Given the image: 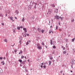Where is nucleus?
<instances>
[{
    "label": "nucleus",
    "instance_id": "f257e3e1",
    "mask_svg": "<svg viewBox=\"0 0 75 75\" xmlns=\"http://www.w3.org/2000/svg\"><path fill=\"white\" fill-rule=\"evenodd\" d=\"M36 45L37 47V48H38V49L39 50H41V49H42V47L40 46V44L38 43L36 44Z\"/></svg>",
    "mask_w": 75,
    "mask_h": 75
},
{
    "label": "nucleus",
    "instance_id": "f03ea898",
    "mask_svg": "<svg viewBox=\"0 0 75 75\" xmlns=\"http://www.w3.org/2000/svg\"><path fill=\"white\" fill-rule=\"evenodd\" d=\"M52 13V10L51 9H49L48 10L47 14H51Z\"/></svg>",
    "mask_w": 75,
    "mask_h": 75
},
{
    "label": "nucleus",
    "instance_id": "7ed1b4c3",
    "mask_svg": "<svg viewBox=\"0 0 75 75\" xmlns=\"http://www.w3.org/2000/svg\"><path fill=\"white\" fill-rule=\"evenodd\" d=\"M54 18L57 20H59V18H60V17H59L58 16L56 15L54 16Z\"/></svg>",
    "mask_w": 75,
    "mask_h": 75
},
{
    "label": "nucleus",
    "instance_id": "20e7f679",
    "mask_svg": "<svg viewBox=\"0 0 75 75\" xmlns=\"http://www.w3.org/2000/svg\"><path fill=\"white\" fill-rule=\"evenodd\" d=\"M19 39L20 40L19 41V43H20V45H21V43L22 42V41L21 40H22L23 38L21 37H20Z\"/></svg>",
    "mask_w": 75,
    "mask_h": 75
},
{
    "label": "nucleus",
    "instance_id": "39448f33",
    "mask_svg": "<svg viewBox=\"0 0 75 75\" xmlns=\"http://www.w3.org/2000/svg\"><path fill=\"white\" fill-rule=\"evenodd\" d=\"M21 64H22L23 65H25L27 64V63L26 62V61L25 60V61H23V62L21 63Z\"/></svg>",
    "mask_w": 75,
    "mask_h": 75
},
{
    "label": "nucleus",
    "instance_id": "423d86ee",
    "mask_svg": "<svg viewBox=\"0 0 75 75\" xmlns=\"http://www.w3.org/2000/svg\"><path fill=\"white\" fill-rule=\"evenodd\" d=\"M71 64L73 65V64H75V61L74 60H72V61L71 62Z\"/></svg>",
    "mask_w": 75,
    "mask_h": 75
},
{
    "label": "nucleus",
    "instance_id": "0eeeda50",
    "mask_svg": "<svg viewBox=\"0 0 75 75\" xmlns=\"http://www.w3.org/2000/svg\"><path fill=\"white\" fill-rule=\"evenodd\" d=\"M37 30L38 31L39 33H41V29L40 28H38Z\"/></svg>",
    "mask_w": 75,
    "mask_h": 75
},
{
    "label": "nucleus",
    "instance_id": "6e6552de",
    "mask_svg": "<svg viewBox=\"0 0 75 75\" xmlns=\"http://www.w3.org/2000/svg\"><path fill=\"white\" fill-rule=\"evenodd\" d=\"M58 9H56L54 11L55 13H58Z\"/></svg>",
    "mask_w": 75,
    "mask_h": 75
},
{
    "label": "nucleus",
    "instance_id": "1a4fd4ad",
    "mask_svg": "<svg viewBox=\"0 0 75 75\" xmlns=\"http://www.w3.org/2000/svg\"><path fill=\"white\" fill-rule=\"evenodd\" d=\"M35 3V5L34 7V8L35 9H36V6H37V3Z\"/></svg>",
    "mask_w": 75,
    "mask_h": 75
},
{
    "label": "nucleus",
    "instance_id": "9d476101",
    "mask_svg": "<svg viewBox=\"0 0 75 75\" xmlns=\"http://www.w3.org/2000/svg\"><path fill=\"white\" fill-rule=\"evenodd\" d=\"M1 63L3 65H4L5 64V63H4V61H3L2 62H1Z\"/></svg>",
    "mask_w": 75,
    "mask_h": 75
},
{
    "label": "nucleus",
    "instance_id": "9b49d317",
    "mask_svg": "<svg viewBox=\"0 0 75 75\" xmlns=\"http://www.w3.org/2000/svg\"><path fill=\"white\" fill-rule=\"evenodd\" d=\"M23 69L25 68V69H26L27 67H26V66H25V65H24L23 66Z\"/></svg>",
    "mask_w": 75,
    "mask_h": 75
},
{
    "label": "nucleus",
    "instance_id": "f8f14e48",
    "mask_svg": "<svg viewBox=\"0 0 75 75\" xmlns=\"http://www.w3.org/2000/svg\"><path fill=\"white\" fill-rule=\"evenodd\" d=\"M16 13L17 14H18L19 13V12H18V10H16Z\"/></svg>",
    "mask_w": 75,
    "mask_h": 75
},
{
    "label": "nucleus",
    "instance_id": "ddd939ff",
    "mask_svg": "<svg viewBox=\"0 0 75 75\" xmlns=\"http://www.w3.org/2000/svg\"><path fill=\"white\" fill-rule=\"evenodd\" d=\"M44 64V65L43 66L44 68H46V64Z\"/></svg>",
    "mask_w": 75,
    "mask_h": 75
},
{
    "label": "nucleus",
    "instance_id": "4468645a",
    "mask_svg": "<svg viewBox=\"0 0 75 75\" xmlns=\"http://www.w3.org/2000/svg\"><path fill=\"white\" fill-rule=\"evenodd\" d=\"M22 53H23V51H22V50H21L20 51V52L19 53V54H22Z\"/></svg>",
    "mask_w": 75,
    "mask_h": 75
},
{
    "label": "nucleus",
    "instance_id": "2eb2a0df",
    "mask_svg": "<svg viewBox=\"0 0 75 75\" xmlns=\"http://www.w3.org/2000/svg\"><path fill=\"white\" fill-rule=\"evenodd\" d=\"M43 65H44V63H42L41 65L40 66L41 68H43Z\"/></svg>",
    "mask_w": 75,
    "mask_h": 75
},
{
    "label": "nucleus",
    "instance_id": "dca6fc26",
    "mask_svg": "<svg viewBox=\"0 0 75 75\" xmlns=\"http://www.w3.org/2000/svg\"><path fill=\"white\" fill-rule=\"evenodd\" d=\"M50 44L52 45V40H50Z\"/></svg>",
    "mask_w": 75,
    "mask_h": 75
},
{
    "label": "nucleus",
    "instance_id": "f3484780",
    "mask_svg": "<svg viewBox=\"0 0 75 75\" xmlns=\"http://www.w3.org/2000/svg\"><path fill=\"white\" fill-rule=\"evenodd\" d=\"M49 65H51V61H49Z\"/></svg>",
    "mask_w": 75,
    "mask_h": 75
},
{
    "label": "nucleus",
    "instance_id": "a211bd4d",
    "mask_svg": "<svg viewBox=\"0 0 75 75\" xmlns=\"http://www.w3.org/2000/svg\"><path fill=\"white\" fill-rule=\"evenodd\" d=\"M18 61H19V62H20L22 63V60L20 59Z\"/></svg>",
    "mask_w": 75,
    "mask_h": 75
},
{
    "label": "nucleus",
    "instance_id": "6ab92c4d",
    "mask_svg": "<svg viewBox=\"0 0 75 75\" xmlns=\"http://www.w3.org/2000/svg\"><path fill=\"white\" fill-rule=\"evenodd\" d=\"M33 1H31V2L30 3V4L31 6H33Z\"/></svg>",
    "mask_w": 75,
    "mask_h": 75
},
{
    "label": "nucleus",
    "instance_id": "aec40b11",
    "mask_svg": "<svg viewBox=\"0 0 75 75\" xmlns=\"http://www.w3.org/2000/svg\"><path fill=\"white\" fill-rule=\"evenodd\" d=\"M0 17H3V15L2 14H0Z\"/></svg>",
    "mask_w": 75,
    "mask_h": 75
},
{
    "label": "nucleus",
    "instance_id": "412c9836",
    "mask_svg": "<svg viewBox=\"0 0 75 75\" xmlns=\"http://www.w3.org/2000/svg\"><path fill=\"white\" fill-rule=\"evenodd\" d=\"M44 30H41V32L42 33H44Z\"/></svg>",
    "mask_w": 75,
    "mask_h": 75
},
{
    "label": "nucleus",
    "instance_id": "4be33fe9",
    "mask_svg": "<svg viewBox=\"0 0 75 75\" xmlns=\"http://www.w3.org/2000/svg\"><path fill=\"white\" fill-rule=\"evenodd\" d=\"M33 30H34V31H35H35H36V30L35 29V27H34L33 28Z\"/></svg>",
    "mask_w": 75,
    "mask_h": 75
},
{
    "label": "nucleus",
    "instance_id": "5701e85b",
    "mask_svg": "<svg viewBox=\"0 0 75 75\" xmlns=\"http://www.w3.org/2000/svg\"><path fill=\"white\" fill-rule=\"evenodd\" d=\"M74 41H75V38H74L72 40V42H74Z\"/></svg>",
    "mask_w": 75,
    "mask_h": 75
},
{
    "label": "nucleus",
    "instance_id": "b1692460",
    "mask_svg": "<svg viewBox=\"0 0 75 75\" xmlns=\"http://www.w3.org/2000/svg\"><path fill=\"white\" fill-rule=\"evenodd\" d=\"M2 69H0V73H2Z\"/></svg>",
    "mask_w": 75,
    "mask_h": 75
},
{
    "label": "nucleus",
    "instance_id": "393cba45",
    "mask_svg": "<svg viewBox=\"0 0 75 75\" xmlns=\"http://www.w3.org/2000/svg\"><path fill=\"white\" fill-rule=\"evenodd\" d=\"M50 59H51V60H52V59H53V58H52V57H50Z\"/></svg>",
    "mask_w": 75,
    "mask_h": 75
},
{
    "label": "nucleus",
    "instance_id": "a878e982",
    "mask_svg": "<svg viewBox=\"0 0 75 75\" xmlns=\"http://www.w3.org/2000/svg\"><path fill=\"white\" fill-rule=\"evenodd\" d=\"M17 29H18V30H20V27H17Z\"/></svg>",
    "mask_w": 75,
    "mask_h": 75
},
{
    "label": "nucleus",
    "instance_id": "bb28decb",
    "mask_svg": "<svg viewBox=\"0 0 75 75\" xmlns=\"http://www.w3.org/2000/svg\"><path fill=\"white\" fill-rule=\"evenodd\" d=\"M24 17L23 18V19L22 20L23 22H24Z\"/></svg>",
    "mask_w": 75,
    "mask_h": 75
},
{
    "label": "nucleus",
    "instance_id": "cd10ccee",
    "mask_svg": "<svg viewBox=\"0 0 75 75\" xmlns=\"http://www.w3.org/2000/svg\"><path fill=\"white\" fill-rule=\"evenodd\" d=\"M26 44L27 45H28V44H29V43H28V42L27 41L26 43Z\"/></svg>",
    "mask_w": 75,
    "mask_h": 75
},
{
    "label": "nucleus",
    "instance_id": "c85d7f7f",
    "mask_svg": "<svg viewBox=\"0 0 75 75\" xmlns=\"http://www.w3.org/2000/svg\"><path fill=\"white\" fill-rule=\"evenodd\" d=\"M52 7H55V5L54 4H52Z\"/></svg>",
    "mask_w": 75,
    "mask_h": 75
},
{
    "label": "nucleus",
    "instance_id": "c756f323",
    "mask_svg": "<svg viewBox=\"0 0 75 75\" xmlns=\"http://www.w3.org/2000/svg\"><path fill=\"white\" fill-rule=\"evenodd\" d=\"M67 53V51H64L63 52V54H66V53Z\"/></svg>",
    "mask_w": 75,
    "mask_h": 75
},
{
    "label": "nucleus",
    "instance_id": "7c9ffc66",
    "mask_svg": "<svg viewBox=\"0 0 75 75\" xmlns=\"http://www.w3.org/2000/svg\"><path fill=\"white\" fill-rule=\"evenodd\" d=\"M59 31H62V29L61 28H59Z\"/></svg>",
    "mask_w": 75,
    "mask_h": 75
},
{
    "label": "nucleus",
    "instance_id": "2f4dec72",
    "mask_svg": "<svg viewBox=\"0 0 75 75\" xmlns=\"http://www.w3.org/2000/svg\"><path fill=\"white\" fill-rule=\"evenodd\" d=\"M52 31V30H49V34H51V33Z\"/></svg>",
    "mask_w": 75,
    "mask_h": 75
},
{
    "label": "nucleus",
    "instance_id": "473e14b6",
    "mask_svg": "<svg viewBox=\"0 0 75 75\" xmlns=\"http://www.w3.org/2000/svg\"><path fill=\"white\" fill-rule=\"evenodd\" d=\"M24 58V56H21V58H22H22Z\"/></svg>",
    "mask_w": 75,
    "mask_h": 75
},
{
    "label": "nucleus",
    "instance_id": "72a5a7b5",
    "mask_svg": "<svg viewBox=\"0 0 75 75\" xmlns=\"http://www.w3.org/2000/svg\"><path fill=\"white\" fill-rule=\"evenodd\" d=\"M56 48V47L55 46H53V48Z\"/></svg>",
    "mask_w": 75,
    "mask_h": 75
},
{
    "label": "nucleus",
    "instance_id": "f704fd0d",
    "mask_svg": "<svg viewBox=\"0 0 75 75\" xmlns=\"http://www.w3.org/2000/svg\"><path fill=\"white\" fill-rule=\"evenodd\" d=\"M42 45H44V42H42Z\"/></svg>",
    "mask_w": 75,
    "mask_h": 75
},
{
    "label": "nucleus",
    "instance_id": "c9c22d12",
    "mask_svg": "<svg viewBox=\"0 0 75 75\" xmlns=\"http://www.w3.org/2000/svg\"><path fill=\"white\" fill-rule=\"evenodd\" d=\"M28 42L29 43V44H30V43L31 42V41H30V40H29L28 41Z\"/></svg>",
    "mask_w": 75,
    "mask_h": 75
},
{
    "label": "nucleus",
    "instance_id": "e433bc0d",
    "mask_svg": "<svg viewBox=\"0 0 75 75\" xmlns=\"http://www.w3.org/2000/svg\"><path fill=\"white\" fill-rule=\"evenodd\" d=\"M13 17L12 18V17H10V19L11 20H13Z\"/></svg>",
    "mask_w": 75,
    "mask_h": 75
},
{
    "label": "nucleus",
    "instance_id": "4c0bfd02",
    "mask_svg": "<svg viewBox=\"0 0 75 75\" xmlns=\"http://www.w3.org/2000/svg\"><path fill=\"white\" fill-rule=\"evenodd\" d=\"M26 30H27V29L26 28H23V30H24V31H25Z\"/></svg>",
    "mask_w": 75,
    "mask_h": 75
},
{
    "label": "nucleus",
    "instance_id": "58836bf2",
    "mask_svg": "<svg viewBox=\"0 0 75 75\" xmlns=\"http://www.w3.org/2000/svg\"><path fill=\"white\" fill-rule=\"evenodd\" d=\"M5 42H7V40L5 39L4 40Z\"/></svg>",
    "mask_w": 75,
    "mask_h": 75
},
{
    "label": "nucleus",
    "instance_id": "ea45409f",
    "mask_svg": "<svg viewBox=\"0 0 75 75\" xmlns=\"http://www.w3.org/2000/svg\"><path fill=\"white\" fill-rule=\"evenodd\" d=\"M23 37H26V34H24L23 35Z\"/></svg>",
    "mask_w": 75,
    "mask_h": 75
},
{
    "label": "nucleus",
    "instance_id": "a19ab883",
    "mask_svg": "<svg viewBox=\"0 0 75 75\" xmlns=\"http://www.w3.org/2000/svg\"><path fill=\"white\" fill-rule=\"evenodd\" d=\"M13 33H16V30H15L13 29Z\"/></svg>",
    "mask_w": 75,
    "mask_h": 75
},
{
    "label": "nucleus",
    "instance_id": "79ce46f5",
    "mask_svg": "<svg viewBox=\"0 0 75 75\" xmlns=\"http://www.w3.org/2000/svg\"><path fill=\"white\" fill-rule=\"evenodd\" d=\"M44 64H47V65H48V62H45V63Z\"/></svg>",
    "mask_w": 75,
    "mask_h": 75
},
{
    "label": "nucleus",
    "instance_id": "37998d69",
    "mask_svg": "<svg viewBox=\"0 0 75 75\" xmlns=\"http://www.w3.org/2000/svg\"><path fill=\"white\" fill-rule=\"evenodd\" d=\"M25 33H27V30H24Z\"/></svg>",
    "mask_w": 75,
    "mask_h": 75
},
{
    "label": "nucleus",
    "instance_id": "c03bdc74",
    "mask_svg": "<svg viewBox=\"0 0 75 75\" xmlns=\"http://www.w3.org/2000/svg\"><path fill=\"white\" fill-rule=\"evenodd\" d=\"M3 59V57H0V59Z\"/></svg>",
    "mask_w": 75,
    "mask_h": 75
},
{
    "label": "nucleus",
    "instance_id": "a18cd8bd",
    "mask_svg": "<svg viewBox=\"0 0 75 75\" xmlns=\"http://www.w3.org/2000/svg\"><path fill=\"white\" fill-rule=\"evenodd\" d=\"M71 21H72V22H74V19H73Z\"/></svg>",
    "mask_w": 75,
    "mask_h": 75
},
{
    "label": "nucleus",
    "instance_id": "49530a36",
    "mask_svg": "<svg viewBox=\"0 0 75 75\" xmlns=\"http://www.w3.org/2000/svg\"><path fill=\"white\" fill-rule=\"evenodd\" d=\"M60 18H61V20H63V19L62 18V17H60Z\"/></svg>",
    "mask_w": 75,
    "mask_h": 75
},
{
    "label": "nucleus",
    "instance_id": "de8ad7c7",
    "mask_svg": "<svg viewBox=\"0 0 75 75\" xmlns=\"http://www.w3.org/2000/svg\"><path fill=\"white\" fill-rule=\"evenodd\" d=\"M34 18H34V17H32V19L33 20H34Z\"/></svg>",
    "mask_w": 75,
    "mask_h": 75
},
{
    "label": "nucleus",
    "instance_id": "09e8293b",
    "mask_svg": "<svg viewBox=\"0 0 75 75\" xmlns=\"http://www.w3.org/2000/svg\"><path fill=\"white\" fill-rule=\"evenodd\" d=\"M52 57V55L51 54H50V57Z\"/></svg>",
    "mask_w": 75,
    "mask_h": 75
},
{
    "label": "nucleus",
    "instance_id": "8fccbe9b",
    "mask_svg": "<svg viewBox=\"0 0 75 75\" xmlns=\"http://www.w3.org/2000/svg\"><path fill=\"white\" fill-rule=\"evenodd\" d=\"M56 30H57V29H58V26H56Z\"/></svg>",
    "mask_w": 75,
    "mask_h": 75
},
{
    "label": "nucleus",
    "instance_id": "3c124183",
    "mask_svg": "<svg viewBox=\"0 0 75 75\" xmlns=\"http://www.w3.org/2000/svg\"><path fill=\"white\" fill-rule=\"evenodd\" d=\"M26 35H27V36H29V34H26Z\"/></svg>",
    "mask_w": 75,
    "mask_h": 75
},
{
    "label": "nucleus",
    "instance_id": "603ef678",
    "mask_svg": "<svg viewBox=\"0 0 75 75\" xmlns=\"http://www.w3.org/2000/svg\"><path fill=\"white\" fill-rule=\"evenodd\" d=\"M68 39H66V42H67V41H68Z\"/></svg>",
    "mask_w": 75,
    "mask_h": 75
},
{
    "label": "nucleus",
    "instance_id": "864d4df0",
    "mask_svg": "<svg viewBox=\"0 0 75 75\" xmlns=\"http://www.w3.org/2000/svg\"><path fill=\"white\" fill-rule=\"evenodd\" d=\"M15 52H17V50H14Z\"/></svg>",
    "mask_w": 75,
    "mask_h": 75
},
{
    "label": "nucleus",
    "instance_id": "5fc2aeb1",
    "mask_svg": "<svg viewBox=\"0 0 75 75\" xmlns=\"http://www.w3.org/2000/svg\"><path fill=\"white\" fill-rule=\"evenodd\" d=\"M26 72H28V70H27L25 69Z\"/></svg>",
    "mask_w": 75,
    "mask_h": 75
},
{
    "label": "nucleus",
    "instance_id": "6e6d98bb",
    "mask_svg": "<svg viewBox=\"0 0 75 75\" xmlns=\"http://www.w3.org/2000/svg\"><path fill=\"white\" fill-rule=\"evenodd\" d=\"M14 45H15V44H14V45H11V46L12 47H14Z\"/></svg>",
    "mask_w": 75,
    "mask_h": 75
},
{
    "label": "nucleus",
    "instance_id": "4d7b16f0",
    "mask_svg": "<svg viewBox=\"0 0 75 75\" xmlns=\"http://www.w3.org/2000/svg\"><path fill=\"white\" fill-rule=\"evenodd\" d=\"M1 24L2 25H4V23H2Z\"/></svg>",
    "mask_w": 75,
    "mask_h": 75
},
{
    "label": "nucleus",
    "instance_id": "13d9d810",
    "mask_svg": "<svg viewBox=\"0 0 75 75\" xmlns=\"http://www.w3.org/2000/svg\"><path fill=\"white\" fill-rule=\"evenodd\" d=\"M63 50H65V47H64L63 48Z\"/></svg>",
    "mask_w": 75,
    "mask_h": 75
},
{
    "label": "nucleus",
    "instance_id": "bf43d9fd",
    "mask_svg": "<svg viewBox=\"0 0 75 75\" xmlns=\"http://www.w3.org/2000/svg\"><path fill=\"white\" fill-rule=\"evenodd\" d=\"M25 1H28V0H25Z\"/></svg>",
    "mask_w": 75,
    "mask_h": 75
},
{
    "label": "nucleus",
    "instance_id": "052dcab7",
    "mask_svg": "<svg viewBox=\"0 0 75 75\" xmlns=\"http://www.w3.org/2000/svg\"><path fill=\"white\" fill-rule=\"evenodd\" d=\"M59 25H61V24L60 23V22L59 23Z\"/></svg>",
    "mask_w": 75,
    "mask_h": 75
},
{
    "label": "nucleus",
    "instance_id": "680f3d73",
    "mask_svg": "<svg viewBox=\"0 0 75 75\" xmlns=\"http://www.w3.org/2000/svg\"><path fill=\"white\" fill-rule=\"evenodd\" d=\"M20 28H23V26H21L20 27Z\"/></svg>",
    "mask_w": 75,
    "mask_h": 75
},
{
    "label": "nucleus",
    "instance_id": "e2e57ef3",
    "mask_svg": "<svg viewBox=\"0 0 75 75\" xmlns=\"http://www.w3.org/2000/svg\"><path fill=\"white\" fill-rule=\"evenodd\" d=\"M73 64H71V68H73Z\"/></svg>",
    "mask_w": 75,
    "mask_h": 75
},
{
    "label": "nucleus",
    "instance_id": "0e129e2a",
    "mask_svg": "<svg viewBox=\"0 0 75 75\" xmlns=\"http://www.w3.org/2000/svg\"><path fill=\"white\" fill-rule=\"evenodd\" d=\"M52 62H54L55 61V60H52Z\"/></svg>",
    "mask_w": 75,
    "mask_h": 75
},
{
    "label": "nucleus",
    "instance_id": "69168bd1",
    "mask_svg": "<svg viewBox=\"0 0 75 75\" xmlns=\"http://www.w3.org/2000/svg\"><path fill=\"white\" fill-rule=\"evenodd\" d=\"M22 35H24V33H23L22 34Z\"/></svg>",
    "mask_w": 75,
    "mask_h": 75
},
{
    "label": "nucleus",
    "instance_id": "338daca9",
    "mask_svg": "<svg viewBox=\"0 0 75 75\" xmlns=\"http://www.w3.org/2000/svg\"><path fill=\"white\" fill-rule=\"evenodd\" d=\"M73 51H74V52H75V49L73 50Z\"/></svg>",
    "mask_w": 75,
    "mask_h": 75
},
{
    "label": "nucleus",
    "instance_id": "774afa93",
    "mask_svg": "<svg viewBox=\"0 0 75 75\" xmlns=\"http://www.w3.org/2000/svg\"><path fill=\"white\" fill-rule=\"evenodd\" d=\"M62 71H61L60 73H61V74H62Z\"/></svg>",
    "mask_w": 75,
    "mask_h": 75
}]
</instances>
